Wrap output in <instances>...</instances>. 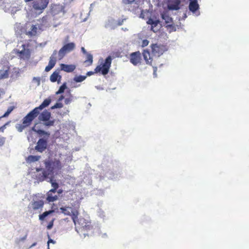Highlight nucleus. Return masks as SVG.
<instances>
[{
    "label": "nucleus",
    "instance_id": "1",
    "mask_svg": "<svg viewBox=\"0 0 249 249\" xmlns=\"http://www.w3.org/2000/svg\"><path fill=\"white\" fill-rule=\"evenodd\" d=\"M45 170L50 176H54L61 173L63 167L62 163L58 159L48 158L43 161Z\"/></svg>",
    "mask_w": 249,
    "mask_h": 249
},
{
    "label": "nucleus",
    "instance_id": "2",
    "mask_svg": "<svg viewBox=\"0 0 249 249\" xmlns=\"http://www.w3.org/2000/svg\"><path fill=\"white\" fill-rule=\"evenodd\" d=\"M71 205L72 207L65 206L61 207L60 210L61 212L65 215H71L73 222L76 225V219H78V215L79 214V203L78 201H75Z\"/></svg>",
    "mask_w": 249,
    "mask_h": 249
},
{
    "label": "nucleus",
    "instance_id": "3",
    "mask_svg": "<svg viewBox=\"0 0 249 249\" xmlns=\"http://www.w3.org/2000/svg\"><path fill=\"white\" fill-rule=\"evenodd\" d=\"M112 57L110 56H107L105 59V62L101 65H98L94 69V71H90L87 73V75L90 76L94 73L98 72L103 75H106L109 72L112 62Z\"/></svg>",
    "mask_w": 249,
    "mask_h": 249
},
{
    "label": "nucleus",
    "instance_id": "4",
    "mask_svg": "<svg viewBox=\"0 0 249 249\" xmlns=\"http://www.w3.org/2000/svg\"><path fill=\"white\" fill-rule=\"evenodd\" d=\"M44 203L42 199L34 198L28 206V211L30 213L34 214L40 213L43 207Z\"/></svg>",
    "mask_w": 249,
    "mask_h": 249
},
{
    "label": "nucleus",
    "instance_id": "5",
    "mask_svg": "<svg viewBox=\"0 0 249 249\" xmlns=\"http://www.w3.org/2000/svg\"><path fill=\"white\" fill-rule=\"evenodd\" d=\"M38 119L40 121L44 122L43 124L46 126H53L55 123V120H50L51 117V112L47 111L44 110L42 113L38 115Z\"/></svg>",
    "mask_w": 249,
    "mask_h": 249
},
{
    "label": "nucleus",
    "instance_id": "6",
    "mask_svg": "<svg viewBox=\"0 0 249 249\" xmlns=\"http://www.w3.org/2000/svg\"><path fill=\"white\" fill-rule=\"evenodd\" d=\"M36 118L30 113L29 112L22 119V124H18L16 126V128L19 132H22L23 129L29 126L33 121Z\"/></svg>",
    "mask_w": 249,
    "mask_h": 249
},
{
    "label": "nucleus",
    "instance_id": "7",
    "mask_svg": "<svg viewBox=\"0 0 249 249\" xmlns=\"http://www.w3.org/2000/svg\"><path fill=\"white\" fill-rule=\"evenodd\" d=\"M36 170L33 175V178L36 180L37 182H42L49 178L50 176L45 169L37 168Z\"/></svg>",
    "mask_w": 249,
    "mask_h": 249
},
{
    "label": "nucleus",
    "instance_id": "8",
    "mask_svg": "<svg viewBox=\"0 0 249 249\" xmlns=\"http://www.w3.org/2000/svg\"><path fill=\"white\" fill-rule=\"evenodd\" d=\"M48 3L49 0H35L32 7L36 12L40 14L47 7Z\"/></svg>",
    "mask_w": 249,
    "mask_h": 249
},
{
    "label": "nucleus",
    "instance_id": "9",
    "mask_svg": "<svg viewBox=\"0 0 249 249\" xmlns=\"http://www.w3.org/2000/svg\"><path fill=\"white\" fill-rule=\"evenodd\" d=\"M75 48V44L71 42L64 45L59 51L58 55L59 59L63 58L66 53L73 51Z\"/></svg>",
    "mask_w": 249,
    "mask_h": 249
},
{
    "label": "nucleus",
    "instance_id": "10",
    "mask_svg": "<svg viewBox=\"0 0 249 249\" xmlns=\"http://www.w3.org/2000/svg\"><path fill=\"white\" fill-rule=\"evenodd\" d=\"M51 102V100L49 98L45 99L41 104L33 109L30 112L35 117H37L40 113V111L45 107H48Z\"/></svg>",
    "mask_w": 249,
    "mask_h": 249
},
{
    "label": "nucleus",
    "instance_id": "11",
    "mask_svg": "<svg viewBox=\"0 0 249 249\" xmlns=\"http://www.w3.org/2000/svg\"><path fill=\"white\" fill-rule=\"evenodd\" d=\"M152 53L157 56H160L166 51V46L161 44H154L151 45Z\"/></svg>",
    "mask_w": 249,
    "mask_h": 249
},
{
    "label": "nucleus",
    "instance_id": "12",
    "mask_svg": "<svg viewBox=\"0 0 249 249\" xmlns=\"http://www.w3.org/2000/svg\"><path fill=\"white\" fill-rule=\"evenodd\" d=\"M25 44H23L22 47L23 49L21 51H19L18 50H15L16 54L17 56L21 59H28L30 57V51L29 49H25Z\"/></svg>",
    "mask_w": 249,
    "mask_h": 249
},
{
    "label": "nucleus",
    "instance_id": "13",
    "mask_svg": "<svg viewBox=\"0 0 249 249\" xmlns=\"http://www.w3.org/2000/svg\"><path fill=\"white\" fill-rule=\"evenodd\" d=\"M130 62L134 66L140 64L142 61L141 53L139 51L135 52L130 54Z\"/></svg>",
    "mask_w": 249,
    "mask_h": 249
},
{
    "label": "nucleus",
    "instance_id": "14",
    "mask_svg": "<svg viewBox=\"0 0 249 249\" xmlns=\"http://www.w3.org/2000/svg\"><path fill=\"white\" fill-rule=\"evenodd\" d=\"M47 139L44 138L39 139L35 146V150L40 153L43 152L47 147Z\"/></svg>",
    "mask_w": 249,
    "mask_h": 249
},
{
    "label": "nucleus",
    "instance_id": "15",
    "mask_svg": "<svg viewBox=\"0 0 249 249\" xmlns=\"http://www.w3.org/2000/svg\"><path fill=\"white\" fill-rule=\"evenodd\" d=\"M77 224L80 226L79 228H81L83 230L88 231L92 229V226L91 225L90 223L86 222L84 218L76 219V225Z\"/></svg>",
    "mask_w": 249,
    "mask_h": 249
},
{
    "label": "nucleus",
    "instance_id": "16",
    "mask_svg": "<svg viewBox=\"0 0 249 249\" xmlns=\"http://www.w3.org/2000/svg\"><path fill=\"white\" fill-rule=\"evenodd\" d=\"M180 0H170L167 7L169 10H178L180 8Z\"/></svg>",
    "mask_w": 249,
    "mask_h": 249
},
{
    "label": "nucleus",
    "instance_id": "17",
    "mask_svg": "<svg viewBox=\"0 0 249 249\" xmlns=\"http://www.w3.org/2000/svg\"><path fill=\"white\" fill-rule=\"evenodd\" d=\"M9 68L7 65H0V79L6 78L9 75Z\"/></svg>",
    "mask_w": 249,
    "mask_h": 249
},
{
    "label": "nucleus",
    "instance_id": "18",
    "mask_svg": "<svg viewBox=\"0 0 249 249\" xmlns=\"http://www.w3.org/2000/svg\"><path fill=\"white\" fill-rule=\"evenodd\" d=\"M56 192H51L49 190L47 193L46 200L49 202H53L57 200L58 198L57 195L55 194Z\"/></svg>",
    "mask_w": 249,
    "mask_h": 249
},
{
    "label": "nucleus",
    "instance_id": "19",
    "mask_svg": "<svg viewBox=\"0 0 249 249\" xmlns=\"http://www.w3.org/2000/svg\"><path fill=\"white\" fill-rule=\"evenodd\" d=\"M162 18L164 20L165 22L167 24V27H169L170 28H174V26L173 25V20L172 18L167 14H163L161 15Z\"/></svg>",
    "mask_w": 249,
    "mask_h": 249
},
{
    "label": "nucleus",
    "instance_id": "20",
    "mask_svg": "<svg viewBox=\"0 0 249 249\" xmlns=\"http://www.w3.org/2000/svg\"><path fill=\"white\" fill-rule=\"evenodd\" d=\"M28 24H26V27H28ZM28 27H30V31H26L25 34L28 36L31 37L35 36L37 34V27L35 25H29Z\"/></svg>",
    "mask_w": 249,
    "mask_h": 249
},
{
    "label": "nucleus",
    "instance_id": "21",
    "mask_svg": "<svg viewBox=\"0 0 249 249\" xmlns=\"http://www.w3.org/2000/svg\"><path fill=\"white\" fill-rule=\"evenodd\" d=\"M60 68L62 71L67 72H71L74 71V70L75 69L76 66L73 64L67 65L65 64H61L60 65Z\"/></svg>",
    "mask_w": 249,
    "mask_h": 249
},
{
    "label": "nucleus",
    "instance_id": "22",
    "mask_svg": "<svg viewBox=\"0 0 249 249\" xmlns=\"http://www.w3.org/2000/svg\"><path fill=\"white\" fill-rule=\"evenodd\" d=\"M142 55L146 64L152 65V58L151 57L149 51L147 50H143L142 52Z\"/></svg>",
    "mask_w": 249,
    "mask_h": 249
},
{
    "label": "nucleus",
    "instance_id": "23",
    "mask_svg": "<svg viewBox=\"0 0 249 249\" xmlns=\"http://www.w3.org/2000/svg\"><path fill=\"white\" fill-rule=\"evenodd\" d=\"M198 8L199 5L197 3V0H191L189 5V10L191 12L195 13L198 9Z\"/></svg>",
    "mask_w": 249,
    "mask_h": 249
},
{
    "label": "nucleus",
    "instance_id": "24",
    "mask_svg": "<svg viewBox=\"0 0 249 249\" xmlns=\"http://www.w3.org/2000/svg\"><path fill=\"white\" fill-rule=\"evenodd\" d=\"M54 176H50L49 182L51 184L53 189H51V192H56L57 189L59 187L58 183L54 180Z\"/></svg>",
    "mask_w": 249,
    "mask_h": 249
},
{
    "label": "nucleus",
    "instance_id": "25",
    "mask_svg": "<svg viewBox=\"0 0 249 249\" xmlns=\"http://www.w3.org/2000/svg\"><path fill=\"white\" fill-rule=\"evenodd\" d=\"M61 79V76L59 74L57 71H54L50 76V79L52 82H55L56 81L59 83Z\"/></svg>",
    "mask_w": 249,
    "mask_h": 249
},
{
    "label": "nucleus",
    "instance_id": "26",
    "mask_svg": "<svg viewBox=\"0 0 249 249\" xmlns=\"http://www.w3.org/2000/svg\"><path fill=\"white\" fill-rule=\"evenodd\" d=\"M85 55H86V57L85 60L84 61V64L86 67L90 66L93 63V56L90 53H88Z\"/></svg>",
    "mask_w": 249,
    "mask_h": 249
},
{
    "label": "nucleus",
    "instance_id": "27",
    "mask_svg": "<svg viewBox=\"0 0 249 249\" xmlns=\"http://www.w3.org/2000/svg\"><path fill=\"white\" fill-rule=\"evenodd\" d=\"M32 130L36 132L37 134H38L40 136H44V138H46V139H48L50 137V133L49 132H46L43 130H42V129L36 130L35 128V127H33L32 128Z\"/></svg>",
    "mask_w": 249,
    "mask_h": 249
},
{
    "label": "nucleus",
    "instance_id": "28",
    "mask_svg": "<svg viewBox=\"0 0 249 249\" xmlns=\"http://www.w3.org/2000/svg\"><path fill=\"white\" fill-rule=\"evenodd\" d=\"M57 52L56 51H54L53 53V54L52 55V56L50 58V60L49 62V64L50 67H52V68H53V67L55 66L56 63V57L55 55L56 54Z\"/></svg>",
    "mask_w": 249,
    "mask_h": 249
},
{
    "label": "nucleus",
    "instance_id": "29",
    "mask_svg": "<svg viewBox=\"0 0 249 249\" xmlns=\"http://www.w3.org/2000/svg\"><path fill=\"white\" fill-rule=\"evenodd\" d=\"M40 158V156L30 155L27 157L26 160L28 162L31 163L39 160Z\"/></svg>",
    "mask_w": 249,
    "mask_h": 249
},
{
    "label": "nucleus",
    "instance_id": "30",
    "mask_svg": "<svg viewBox=\"0 0 249 249\" xmlns=\"http://www.w3.org/2000/svg\"><path fill=\"white\" fill-rule=\"evenodd\" d=\"M159 23V20H156L155 21H154V22H153V24L151 25V30L154 33H156L159 30V28L157 27Z\"/></svg>",
    "mask_w": 249,
    "mask_h": 249
},
{
    "label": "nucleus",
    "instance_id": "31",
    "mask_svg": "<svg viewBox=\"0 0 249 249\" xmlns=\"http://www.w3.org/2000/svg\"><path fill=\"white\" fill-rule=\"evenodd\" d=\"M53 210H50L49 211H46L44 212L42 214L39 215V218L40 220H43L44 218L48 216L49 214L53 213Z\"/></svg>",
    "mask_w": 249,
    "mask_h": 249
},
{
    "label": "nucleus",
    "instance_id": "32",
    "mask_svg": "<svg viewBox=\"0 0 249 249\" xmlns=\"http://www.w3.org/2000/svg\"><path fill=\"white\" fill-rule=\"evenodd\" d=\"M14 108H15V107H14V106H11V107H9L8 108L7 111H6V112L2 116L0 117V120L2 118L6 117L8 116V115L14 110Z\"/></svg>",
    "mask_w": 249,
    "mask_h": 249
},
{
    "label": "nucleus",
    "instance_id": "33",
    "mask_svg": "<svg viewBox=\"0 0 249 249\" xmlns=\"http://www.w3.org/2000/svg\"><path fill=\"white\" fill-rule=\"evenodd\" d=\"M66 83H63L59 88L58 90L56 92V94L58 95L64 92L65 89H67Z\"/></svg>",
    "mask_w": 249,
    "mask_h": 249
},
{
    "label": "nucleus",
    "instance_id": "34",
    "mask_svg": "<svg viewBox=\"0 0 249 249\" xmlns=\"http://www.w3.org/2000/svg\"><path fill=\"white\" fill-rule=\"evenodd\" d=\"M86 76L79 75L74 77L73 80L76 82H81L85 80Z\"/></svg>",
    "mask_w": 249,
    "mask_h": 249
},
{
    "label": "nucleus",
    "instance_id": "35",
    "mask_svg": "<svg viewBox=\"0 0 249 249\" xmlns=\"http://www.w3.org/2000/svg\"><path fill=\"white\" fill-rule=\"evenodd\" d=\"M135 2V0H123V3L125 5H131Z\"/></svg>",
    "mask_w": 249,
    "mask_h": 249
},
{
    "label": "nucleus",
    "instance_id": "36",
    "mask_svg": "<svg viewBox=\"0 0 249 249\" xmlns=\"http://www.w3.org/2000/svg\"><path fill=\"white\" fill-rule=\"evenodd\" d=\"M63 107V104L61 103H56L52 107V109L62 108Z\"/></svg>",
    "mask_w": 249,
    "mask_h": 249
},
{
    "label": "nucleus",
    "instance_id": "37",
    "mask_svg": "<svg viewBox=\"0 0 249 249\" xmlns=\"http://www.w3.org/2000/svg\"><path fill=\"white\" fill-rule=\"evenodd\" d=\"M11 121H8L7 123H6L4 125L0 127V131L3 132L4 129L6 128V126L8 125L10 123Z\"/></svg>",
    "mask_w": 249,
    "mask_h": 249
},
{
    "label": "nucleus",
    "instance_id": "38",
    "mask_svg": "<svg viewBox=\"0 0 249 249\" xmlns=\"http://www.w3.org/2000/svg\"><path fill=\"white\" fill-rule=\"evenodd\" d=\"M149 44V41L147 39H144L142 40V46L144 47L147 46Z\"/></svg>",
    "mask_w": 249,
    "mask_h": 249
},
{
    "label": "nucleus",
    "instance_id": "39",
    "mask_svg": "<svg viewBox=\"0 0 249 249\" xmlns=\"http://www.w3.org/2000/svg\"><path fill=\"white\" fill-rule=\"evenodd\" d=\"M53 224V219L50 221L47 226V228L48 230H50L52 228Z\"/></svg>",
    "mask_w": 249,
    "mask_h": 249
},
{
    "label": "nucleus",
    "instance_id": "40",
    "mask_svg": "<svg viewBox=\"0 0 249 249\" xmlns=\"http://www.w3.org/2000/svg\"><path fill=\"white\" fill-rule=\"evenodd\" d=\"M5 142V138L4 137H0V146H2Z\"/></svg>",
    "mask_w": 249,
    "mask_h": 249
},
{
    "label": "nucleus",
    "instance_id": "41",
    "mask_svg": "<svg viewBox=\"0 0 249 249\" xmlns=\"http://www.w3.org/2000/svg\"><path fill=\"white\" fill-rule=\"evenodd\" d=\"M125 20V18L118 19V21H117V25L119 26L122 25L123 24L124 20Z\"/></svg>",
    "mask_w": 249,
    "mask_h": 249
},
{
    "label": "nucleus",
    "instance_id": "42",
    "mask_svg": "<svg viewBox=\"0 0 249 249\" xmlns=\"http://www.w3.org/2000/svg\"><path fill=\"white\" fill-rule=\"evenodd\" d=\"M33 81L36 82L38 83V85L40 84V79L39 77H34Z\"/></svg>",
    "mask_w": 249,
    "mask_h": 249
},
{
    "label": "nucleus",
    "instance_id": "43",
    "mask_svg": "<svg viewBox=\"0 0 249 249\" xmlns=\"http://www.w3.org/2000/svg\"><path fill=\"white\" fill-rule=\"evenodd\" d=\"M71 98H66L65 99V103L66 105L70 104L71 102Z\"/></svg>",
    "mask_w": 249,
    "mask_h": 249
},
{
    "label": "nucleus",
    "instance_id": "44",
    "mask_svg": "<svg viewBox=\"0 0 249 249\" xmlns=\"http://www.w3.org/2000/svg\"><path fill=\"white\" fill-rule=\"evenodd\" d=\"M154 21H155V20H153L152 18H149L148 21H147V23L148 24H152L153 22H154Z\"/></svg>",
    "mask_w": 249,
    "mask_h": 249
},
{
    "label": "nucleus",
    "instance_id": "45",
    "mask_svg": "<svg viewBox=\"0 0 249 249\" xmlns=\"http://www.w3.org/2000/svg\"><path fill=\"white\" fill-rule=\"evenodd\" d=\"M53 68L52 67H50L49 65H48L45 68V71L48 72L50 71Z\"/></svg>",
    "mask_w": 249,
    "mask_h": 249
},
{
    "label": "nucleus",
    "instance_id": "46",
    "mask_svg": "<svg viewBox=\"0 0 249 249\" xmlns=\"http://www.w3.org/2000/svg\"><path fill=\"white\" fill-rule=\"evenodd\" d=\"M50 243H52L54 244V243H55V241H54L53 240H52V239H50L48 240V242H47V243H48V249H49V244H50Z\"/></svg>",
    "mask_w": 249,
    "mask_h": 249
},
{
    "label": "nucleus",
    "instance_id": "47",
    "mask_svg": "<svg viewBox=\"0 0 249 249\" xmlns=\"http://www.w3.org/2000/svg\"><path fill=\"white\" fill-rule=\"evenodd\" d=\"M81 51L82 52V53L86 54L87 53H88L86 51V50H85V49L84 48V47H82L81 48Z\"/></svg>",
    "mask_w": 249,
    "mask_h": 249
},
{
    "label": "nucleus",
    "instance_id": "48",
    "mask_svg": "<svg viewBox=\"0 0 249 249\" xmlns=\"http://www.w3.org/2000/svg\"><path fill=\"white\" fill-rule=\"evenodd\" d=\"M64 98V97L63 95H61L59 99H58V101H62L63 99Z\"/></svg>",
    "mask_w": 249,
    "mask_h": 249
},
{
    "label": "nucleus",
    "instance_id": "49",
    "mask_svg": "<svg viewBox=\"0 0 249 249\" xmlns=\"http://www.w3.org/2000/svg\"><path fill=\"white\" fill-rule=\"evenodd\" d=\"M36 245V243H33V244L31 246L30 248H32V247H34V246H35Z\"/></svg>",
    "mask_w": 249,
    "mask_h": 249
},
{
    "label": "nucleus",
    "instance_id": "50",
    "mask_svg": "<svg viewBox=\"0 0 249 249\" xmlns=\"http://www.w3.org/2000/svg\"><path fill=\"white\" fill-rule=\"evenodd\" d=\"M136 8H133L132 9H130V8H128V10H130V11H133V10H134Z\"/></svg>",
    "mask_w": 249,
    "mask_h": 249
},
{
    "label": "nucleus",
    "instance_id": "51",
    "mask_svg": "<svg viewBox=\"0 0 249 249\" xmlns=\"http://www.w3.org/2000/svg\"><path fill=\"white\" fill-rule=\"evenodd\" d=\"M62 191L61 190H59L57 192L58 194H60L62 193Z\"/></svg>",
    "mask_w": 249,
    "mask_h": 249
}]
</instances>
